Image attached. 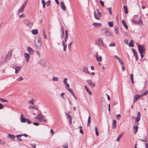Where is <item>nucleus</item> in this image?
Returning a JSON list of instances; mask_svg holds the SVG:
<instances>
[{
	"label": "nucleus",
	"mask_w": 148,
	"mask_h": 148,
	"mask_svg": "<svg viewBox=\"0 0 148 148\" xmlns=\"http://www.w3.org/2000/svg\"><path fill=\"white\" fill-rule=\"evenodd\" d=\"M22 136L21 135L19 134L16 136V137H17V139L19 141H21L22 140V139L20 138L21 136Z\"/></svg>",
	"instance_id": "obj_33"
},
{
	"label": "nucleus",
	"mask_w": 148,
	"mask_h": 148,
	"mask_svg": "<svg viewBox=\"0 0 148 148\" xmlns=\"http://www.w3.org/2000/svg\"><path fill=\"white\" fill-rule=\"evenodd\" d=\"M115 45H116V44H115V42H112V43H111L109 45V46L110 47H114V46H115Z\"/></svg>",
	"instance_id": "obj_51"
},
{
	"label": "nucleus",
	"mask_w": 148,
	"mask_h": 148,
	"mask_svg": "<svg viewBox=\"0 0 148 148\" xmlns=\"http://www.w3.org/2000/svg\"><path fill=\"white\" fill-rule=\"evenodd\" d=\"M101 104L102 106H103V107L104 108L105 107V105L107 104V103L106 102L104 101H103L101 102Z\"/></svg>",
	"instance_id": "obj_50"
},
{
	"label": "nucleus",
	"mask_w": 148,
	"mask_h": 148,
	"mask_svg": "<svg viewBox=\"0 0 148 148\" xmlns=\"http://www.w3.org/2000/svg\"><path fill=\"white\" fill-rule=\"evenodd\" d=\"M143 136L144 139H139V140L145 142H147V136L144 135Z\"/></svg>",
	"instance_id": "obj_12"
},
{
	"label": "nucleus",
	"mask_w": 148,
	"mask_h": 148,
	"mask_svg": "<svg viewBox=\"0 0 148 148\" xmlns=\"http://www.w3.org/2000/svg\"><path fill=\"white\" fill-rule=\"evenodd\" d=\"M148 93V91H146L142 95H141V96H143V95H146Z\"/></svg>",
	"instance_id": "obj_58"
},
{
	"label": "nucleus",
	"mask_w": 148,
	"mask_h": 148,
	"mask_svg": "<svg viewBox=\"0 0 148 148\" xmlns=\"http://www.w3.org/2000/svg\"><path fill=\"white\" fill-rule=\"evenodd\" d=\"M116 121L114 119L113 120L112 124V127L113 129L116 128Z\"/></svg>",
	"instance_id": "obj_13"
},
{
	"label": "nucleus",
	"mask_w": 148,
	"mask_h": 148,
	"mask_svg": "<svg viewBox=\"0 0 148 148\" xmlns=\"http://www.w3.org/2000/svg\"><path fill=\"white\" fill-rule=\"evenodd\" d=\"M62 45L63 47V50L64 51H65L66 50V45H65L64 41L63 40L62 41Z\"/></svg>",
	"instance_id": "obj_24"
},
{
	"label": "nucleus",
	"mask_w": 148,
	"mask_h": 148,
	"mask_svg": "<svg viewBox=\"0 0 148 148\" xmlns=\"http://www.w3.org/2000/svg\"><path fill=\"white\" fill-rule=\"evenodd\" d=\"M28 108L29 109H30L31 108H32V109H35L36 110H38V108L37 107L34 106H29L28 107Z\"/></svg>",
	"instance_id": "obj_28"
},
{
	"label": "nucleus",
	"mask_w": 148,
	"mask_h": 148,
	"mask_svg": "<svg viewBox=\"0 0 148 148\" xmlns=\"http://www.w3.org/2000/svg\"><path fill=\"white\" fill-rule=\"evenodd\" d=\"M138 51L140 53H143L145 54V48L144 46L143 45H138Z\"/></svg>",
	"instance_id": "obj_4"
},
{
	"label": "nucleus",
	"mask_w": 148,
	"mask_h": 148,
	"mask_svg": "<svg viewBox=\"0 0 148 148\" xmlns=\"http://www.w3.org/2000/svg\"><path fill=\"white\" fill-rule=\"evenodd\" d=\"M33 25V23L32 22H29L27 25V26L29 27L30 28H31Z\"/></svg>",
	"instance_id": "obj_34"
},
{
	"label": "nucleus",
	"mask_w": 148,
	"mask_h": 148,
	"mask_svg": "<svg viewBox=\"0 0 148 148\" xmlns=\"http://www.w3.org/2000/svg\"><path fill=\"white\" fill-rule=\"evenodd\" d=\"M121 116L120 114H117L116 116V119L117 120H119L120 119V118H121Z\"/></svg>",
	"instance_id": "obj_44"
},
{
	"label": "nucleus",
	"mask_w": 148,
	"mask_h": 148,
	"mask_svg": "<svg viewBox=\"0 0 148 148\" xmlns=\"http://www.w3.org/2000/svg\"><path fill=\"white\" fill-rule=\"evenodd\" d=\"M86 82L88 83V84L92 88H94L95 86V83H93L91 80L90 79H89L86 80Z\"/></svg>",
	"instance_id": "obj_6"
},
{
	"label": "nucleus",
	"mask_w": 148,
	"mask_h": 148,
	"mask_svg": "<svg viewBox=\"0 0 148 148\" xmlns=\"http://www.w3.org/2000/svg\"><path fill=\"white\" fill-rule=\"evenodd\" d=\"M96 44L99 46H102L106 48L107 47L106 45L103 43L102 39L101 38H98L95 41Z\"/></svg>",
	"instance_id": "obj_3"
},
{
	"label": "nucleus",
	"mask_w": 148,
	"mask_h": 148,
	"mask_svg": "<svg viewBox=\"0 0 148 148\" xmlns=\"http://www.w3.org/2000/svg\"><path fill=\"white\" fill-rule=\"evenodd\" d=\"M21 66L19 67H16L15 68V73H18V71L21 69Z\"/></svg>",
	"instance_id": "obj_20"
},
{
	"label": "nucleus",
	"mask_w": 148,
	"mask_h": 148,
	"mask_svg": "<svg viewBox=\"0 0 148 148\" xmlns=\"http://www.w3.org/2000/svg\"><path fill=\"white\" fill-rule=\"evenodd\" d=\"M36 53L37 55H38L39 57L40 56V53L37 50L36 51Z\"/></svg>",
	"instance_id": "obj_62"
},
{
	"label": "nucleus",
	"mask_w": 148,
	"mask_h": 148,
	"mask_svg": "<svg viewBox=\"0 0 148 148\" xmlns=\"http://www.w3.org/2000/svg\"><path fill=\"white\" fill-rule=\"evenodd\" d=\"M32 33L34 35H36L38 33V30L36 29H33L32 30Z\"/></svg>",
	"instance_id": "obj_25"
},
{
	"label": "nucleus",
	"mask_w": 148,
	"mask_h": 148,
	"mask_svg": "<svg viewBox=\"0 0 148 148\" xmlns=\"http://www.w3.org/2000/svg\"><path fill=\"white\" fill-rule=\"evenodd\" d=\"M122 24L124 26V27H125V28L127 29H128V27L127 25L126 22H125V21L123 20L122 21Z\"/></svg>",
	"instance_id": "obj_14"
},
{
	"label": "nucleus",
	"mask_w": 148,
	"mask_h": 148,
	"mask_svg": "<svg viewBox=\"0 0 148 148\" xmlns=\"http://www.w3.org/2000/svg\"><path fill=\"white\" fill-rule=\"evenodd\" d=\"M63 147L64 148H68V143H66L63 144Z\"/></svg>",
	"instance_id": "obj_47"
},
{
	"label": "nucleus",
	"mask_w": 148,
	"mask_h": 148,
	"mask_svg": "<svg viewBox=\"0 0 148 148\" xmlns=\"http://www.w3.org/2000/svg\"><path fill=\"white\" fill-rule=\"evenodd\" d=\"M140 119V112H138L137 113V116L136 119V122H138Z\"/></svg>",
	"instance_id": "obj_9"
},
{
	"label": "nucleus",
	"mask_w": 148,
	"mask_h": 148,
	"mask_svg": "<svg viewBox=\"0 0 148 148\" xmlns=\"http://www.w3.org/2000/svg\"><path fill=\"white\" fill-rule=\"evenodd\" d=\"M65 37L66 38H68V33L67 31V30H66L65 31Z\"/></svg>",
	"instance_id": "obj_60"
},
{
	"label": "nucleus",
	"mask_w": 148,
	"mask_h": 148,
	"mask_svg": "<svg viewBox=\"0 0 148 148\" xmlns=\"http://www.w3.org/2000/svg\"><path fill=\"white\" fill-rule=\"evenodd\" d=\"M47 5L48 6L51 5V2L50 0H48L46 3Z\"/></svg>",
	"instance_id": "obj_59"
},
{
	"label": "nucleus",
	"mask_w": 148,
	"mask_h": 148,
	"mask_svg": "<svg viewBox=\"0 0 148 148\" xmlns=\"http://www.w3.org/2000/svg\"><path fill=\"white\" fill-rule=\"evenodd\" d=\"M67 89L69 91L70 93L72 95L74 93L73 92L72 90L70 88H67Z\"/></svg>",
	"instance_id": "obj_46"
},
{
	"label": "nucleus",
	"mask_w": 148,
	"mask_h": 148,
	"mask_svg": "<svg viewBox=\"0 0 148 148\" xmlns=\"http://www.w3.org/2000/svg\"><path fill=\"white\" fill-rule=\"evenodd\" d=\"M42 42L41 39L39 36L35 37L34 42V46L37 48L40 47L42 45Z\"/></svg>",
	"instance_id": "obj_1"
},
{
	"label": "nucleus",
	"mask_w": 148,
	"mask_h": 148,
	"mask_svg": "<svg viewBox=\"0 0 148 148\" xmlns=\"http://www.w3.org/2000/svg\"><path fill=\"white\" fill-rule=\"evenodd\" d=\"M123 8L125 10V14H128V11L127 7L126 6L124 5L123 6Z\"/></svg>",
	"instance_id": "obj_30"
},
{
	"label": "nucleus",
	"mask_w": 148,
	"mask_h": 148,
	"mask_svg": "<svg viewBox=\"0 0 148 148\" xmlns=\"http://www.w3.org/2000/svg\"><path fill=\"white\" fill-rule=\"evenodd\" d=\"M123 133L121 134H120L119 136L116 139V141H119L120 140V139L121 138L123 135Z\"/></svg>",
	"instance_id": "obj_26"
},
{
	"label": "nucleus",
	"mask_w": 148,
	"mask_h": 148,
	"mask_svg": "<svg viewBox=\"0 0 148 148\" xmlns=\"http://www.w3.org/2000/svg\"><path fill=\"white\" fill-rule=\"evenodd\" d=\"M83 68V71L85 73L90 74V73L88 70V69L87 67H84Z\"/></svg>",
	"instance_id": "obj_16"
},
{
	"label": "nucleus",
	"mask_w": 148,
	"mask_h": 148,
	"mask_svg": "<svg viewBox=\"0 0 148 148\" xmlns=\"http://www.w3.org/2000/svg\"><path fill=\"white\" fill-rule=\"evenodd\" d=\"M61 28H62V34H61V39H62L63 38V37L64 36V31L63 30V29L62 27H61Z\"/></svg>",
	"instance_id": "obj_40"
},
{
	"label": "nucleus",
	"mask_w": 148,
	"mask_h": 148,
	"mask_svg": "<svg viewBox=\"0 0 148 148\" xmlns=\"http://www.w3.org/2000/svg\"><path fill=\"white\" fill-rule=\"evenodd\" d=\"M24 56L26 58V61L27 62H28L29 59V56L27 53H24Z\"/></svg>",
	"instance_id": "obj_11"
},
{
	"label": "nucleus",
	"mask_w": 148,
	"mask_h": 148,
	"mask_svg": "<svg viewBox=\"0 0 148 148\" xmlns=\"http://www.w3.org/2000/svg\"><path fill=\"white\" fill-rule=\"evenodd\" d=\"M84 88L86 91L89 94V95H91L92 94V92L90 91L86 85L84 86Z\"/></svg>",
	"instance_id": "obj_18"
},
{
	"label": "nucleus",
	"mask_w": 148,
	"mask_h": 148,
	"mask_svg": "<svg viewBox=\"0 0 148 148\" xmlns=\"http://www.w3.org/2000/svg\"><path fill=\"white\" fill-rule=\"evenodd\" d=\"M41 114H39L36 117V119H38V120L39 121H41V120H42L41 118Z\"/></svg>",
	"instance_id": "obj_29"
},
{
	"label": "nucleus",
	"mask_w": 148,
	"mask_h": 148,
	"mask_svg": "<svg viewBox=\"0 0 148 148\" xmlns=\"http://www.w3.org/2000/svg\"><path fill=\"white\" fill-rule=\"evenodd\" d=\"M12 54L10 53H9L6 56L5 60L4 62L6 60H8L11 57Z\"/></svg>",
	"instance_id": "obj_15"
},
{
	"label": "nucleus",
	"mask_w": 148,
	"mask_h": 148,
	"mask_svg": "<svg viewBox=\"0 0 148 148\" xmlns=\"http://www.w3.org/2000/svg\"><path fill=\"white\" fill-rule=\"evenodd\" d=\"M138 128V126L137 125L136 126H134L133 127V129L134 130V134H136V132H137Z\"/></svg>",
	"instance_id": "obj_19"
},
{
	"label": "nucleus",
	"mask_w": 148,
	"mask_h": 148,
	"mask_svg": "<svg viewBox=\"0 0 148 148\" xmlns=\"http://www.w3.org/2000/svg\"><path fill=\"white\" fill-rule=\"evenodd\" d=\"M24 8L22 7L20 8L18 10V14H19L20 13L22 12L23 11Z\"/></svg>",
	"instance_id": "obj_17"
},
{
	"label": "nucleus",
	"mask_w": 148,
	"mask_h": 148,
	"mask_svg": "<svg viewBox=\"0 0 148 148\" xmlns=\"http://www.w3.org/2000/svg\"><path fill=\"white\" fill-rule=\"evenodd\" d=\"M134 18H133L132 20V22L134 23H137V24H139V22H138V21H134Z\"/></svg>",
	"instance_id": "obj_53"
},
{
	"label": "nucleus",
	"mask_w": 148,
	"mask_h": 148,
	"mask_svg": "<svg viewBox=\"0 0 148 148\" xmlns=\"http://www.w3.org/2000/svg\"><path fill=\"white\" fill-rule=\"evenodd\" d=\"M73 43V41H72L68 45V48L69 49V51H70L71 50V46L72 44Z\"/></svg>",
	"instance_id": "obj_36"
},
{
	"label": "nucleus",
	"mask_w": 148,
	"mask_h": 148,
	"mask_svg": "<svg viewBox=\"0 0 148 148\" xmlns=\"http://www.w3.org/2000/svg\"><path fill=\"white\" fill-rule=\"evenodd\" d=\"M67 78H65L64 79V80H63V82L64 84H66V83H67Z\"/></svg>",
	"instance_id": "obj_61"
},
{
	"label": "nucleus",
	"mask_w": 148,
	"mask_h": 148,
	"mask_svg": "<svg viewBox=\"0 0 148 148\" xmlns=\"http://www.w3.org/2000/svg\"><path fill=\"white\" fill-rule=\"evenodd\" d=\"M129 46L130 47H134V43L132 40L129 43Z\"/></svg>",
	"instance_id": "obj_22"
},
{
	"label": "nucleus",
	"mask_w": 148,
	"mask_h": 148,
	"mask_svg": "<svg viewBox=\"0 0 148 148\" xmlns=\"http://www.w3.org/2000/svg\"><path fill=\"white\" fill-rule=\"evenodd\" d=\"M27 0H25L22 7L25 8V5H26V3L27 2Z\"/></svg>",
	"instance_id": "obj_52"
},
{
	"label": "nucleus",
	"mask_w": 148,
	"mask_h": 148,
	"mask_svg": "<svg viewBox=\"0 0 148 148\" xmlns=\"http://www.w3.org/2000/svg\"><path fill=\"white\" fill-rule=\"evenodd\" d=\"M96 60L97 61L101 62L102 60V57L101 56H99V57H97L96 58Z\"/></svg>",
	"instance_id": "obj_41"
},
{
	"label": "nucleus",
	"mask_w": 148,
	"mask_h": 148,
	"mask_svg": "<svg viewBox=\"0 0 148 148\" xmlns=\"http://www.w3.org/2000/svg\"><path fill=\"white\" fill-rule=\"evenodd\" d=\"M65 113L66 115V117H67V119L69 120L70 119H72V116L71 115H70L69 114H68V113H66V112H65Z\"/></svg>",
	"instance_id": "obj_31"
},
{
	"label": "nucleus",
	"mask_w": 148,
	"mask_h": 148,
	"mask_svg": "<svg viewBox=\"0 0 148 148\" xmlns=\"http://www.w3.org/2000/svg\"><path fill=\"white\" fill-rule=\"evenodd\" d=\"M142 96H141L140 95H135L134 96V98L136 99L137 100H138Z\"/></svg>",
	"instance_id": "obj_27"
},
{
	"label": "nucleus",
	"mask_w": 148,
	"mask_h": 148,
	"mask_svg": "<svg viewBox=\"0 0 148 148\" xmlns=\"http://www.w3.org/2000/svg\"><path fill=\"white\" fill-rule=\"evenodd\" d=\"M34 100L33 99H32V100L30 101H29V102L31 104L33 105H34Z\"/></svg>",
	"instance_id": "obj_54"
},
{
	"label": "nucleus",
	"mask_w": 148,
	"mask_h": 148,
	"mask_svg": "<svg viewBox=\"0 0 148 148\" xmlns=\"http://www.w3.org/2000/svg\"><path fill=\"white\" fill-rule=\"evenodd\" d=\"M60 5L63 11H65L66 10L65 6L64 5V3L63 1H61L60 2Z\"/></svg>",
	"instance_id": "obj_10"
},
{
	"label": "nucleus",
	"mask_w": 148,
	"mask_h": 148,
	"mask_svg": "<svg viewBox=\"0 0 148 148\" xmlns=\"http://www.w3.org/2000/svg\"><path fill=\"white\" fill-rule=\"evenodd\" d=\"M41 3L42 4L43 8H45L46 3L44 0H42Z\"/></svg>",
	"instance_id": "obj_39"
},
{
	"label": "nucleus",
	"mask_w": 148,
	"mask_h": 148,
	"mask_svg": "<svg viewBox=\"0 0 148 148\" xmlns=\"http://www.w3.org/2000/svg\"><path fill=\"white\" fill-rule=\"evenodd\" d=\"M90 116L89 115L88 117V123L87 124V126L88 127L90 124Z\"/></svg>",
	"instance_id": "obj_21"
},
{
	"label": "nucleus",
	"mask_w": 148,
	"mask_h": 148,
	"mask_svg": "<svg viewBox=\"0 0 148 148\" xmlns=\"http://www.w3.org/2000/svg\"><path fill=\"white\" fill-rule=\"evenodd\" d=\"M119 62L120 63L121 65L124 64V63L122 60L121 58H119V60H118Z\"/></svg>",
	"instance_id": "obj_48"
},
{
	"label": "nucleus",
	"mask_w": 148,
	"mask_h": 148,
	"mask_svg": "<svg viewBox=\"0 0 148 148\" xmlns=\"http://www.w3.org/2000/svg\"><path fill=\"white\" fill-rule=\"evenodd\" d=\"M102 34L106 36H112L113 35L111 32L107 28L102 29L101 30Z\"/></svg>",
	"instance_id": "obj_2"
},
{
	"label": "nucleus",
	"mask_w": 148,
	"mask_h": 148,
	"mask_svg": "<svg viewBox=\"0 0 148 148\" xmlns=\"http://www.w3.org/2000/svg\"><path fill=\"white\" fill-rule=\"evenodd\" d=\"M8 136L11 138H14L15 137V136L14 135L10 134H8Z\"/></svg>",
	"instance_id": "obj_43"
},
{
	"label": "nucleus",
	"mask_w": 148,
	"mask_h": 148,
	"mask_svg": "<svg viewBox=\"0 0 148 148\" xmlns=\"http://www.w3.org/2000/svg\"><path fill=\"white\" fill-rule=\"evenodd\" d=\"M107 10H108L109 14L110 15H112V12L111 10V8H108Z\"/></svg>",
	"instance_id": "obj_49"
},
{
	"label": "nucleus",
	"mask_w": 148,
	"mask_h": 148,
	"mask_svg": "<svg viewBox=\"0 0 148 148\" xmlns=\"http://www.w3.org/2000/svg\"><path fill=\"white\" fill-rule=\"evenodd\" d=\"M132 51L134 54V55H136L137 54V53L136 50L134 48H132Z\"/></svg>",
	"instance_id": "obj_45"
},
{
	"label": "nucleus",
	"mask_w": 148,
	"mask_h": 148,
	"mask_svg": "<svg viewBox=\"0 0 148 148\" xmlns=\"http://www.w3.org/2000/svg\"><path fill=\"white\" fill-rule=\"evenodd\" d=\"M0 101L1 102H7V103L8 102V101L6 99H4L1 98H0Z\"/></svg>",
	"instance_id": "obj_37"
},
{
	"label": "nucleus",
	"mask_w": 148,
	"mask_h": 148,
	"mask_svg": "<svg viewBox=\"0 0 148 148\" xmlns=\"http://www.w3.org/2000/svg\"><path fill=\"white\" fill-rule=\"evenodd\" d=\"M94 15L95 18L97 20H99L100 19V18L99 17H101L102 16V14L101 13L99 12H98L97 14V15L99 16H97V14L95 12H94Z\"/></svg>",
	"instance_id": "obj_5"
},
{
	"label": "nucleus",
	"mask_w": 148,
	"mask_h": 148,
	"mask_svg": "<svg viewBox=\"0 0 148 148\" xmlns=\"http://www.w3.org/2000/svg\"><path fill=\"white\" fill-rule=\"evenodd\" d=\"M45 61L44 60H42L40 62V64L42 66H44L45 65Z\"/></svg>",
	"instance_id": "obj_35"
},
{
	"label": "nucleus",
	"mask_w": 148,
	"mask_h": 148,
	"mask_svg": "<svg viewBox=\"0 0 148 148\" xmlns=\"http://www.w3.org/2000/svg\"><path fill=\"white\" fill-rule=\"evenodd\" d=\"M64 93H62L60 94V96L62 97V98H63L64 99H65V98L64 96Z\"/></svg>",
	"instance_id": "obj_63"
},
{
	"label": "nucleus",
	"mask_w": 148,
	"mask_h": 148,
	"mask_svg": "<svg viewBox=\"0 0 148 148\" xmlns=\"http://www.w3.org/2000/svg\"><path fill=\"white\" fill-rule=\"evenodd\" d=\"M27 50L30 54H33L34 53V51L31 47H28L27 48Z\"/></svg>",
	"instance_id": "obj_8"
},
{
	"label": "nucleus",
	"mask_w": 148,
	"mask_h": 148,
	"mask_svg": "<svg viewBox=\"0 0 148 148\" xmlns=\"http://www.w3.org/2000/svg\"><path fill=\"white\" fill-rule=\"evenodd\" d=\"M52 80L54 81H58V78L57 77H54L53 78Z\"/></svg>",
	"instance_id": "obj_55"
},
{
	"label": "nucleus",
	"mask_w": 148,
	"mask_h": 148,
	"mask_svg": "<svg viewBox=\"0 0 148 148\" xmlns=\"http://www.w3.org/2000/svg\"><path fill=\"white\" fill-rule=\"evenodd\" d=\"M43 34L44 35V37L45 39L47 38V36L45 34V30L44 29L43 30Z\"/></svg>",
	"instance_id": "obj_56"
},
{
	"label": "nucleus",
	"mask_w": 148,
	"mask_h": 148,
	"mask_svg": "<svg viewBox=\"0 0 148 148\" xmlns=\"http://www.w3.org/2000/svg\"><path fill=\"white\" fill-rule=\"evenodd\" d=\"M93 25L95 27H97L98 26H100V27H101V24L100 23H94L93 24Z\"/></svg>",
	"instance_id": "obj_23"
},
{
	"label": "nucleus",
	"mask_w": 148,
	"mask_h": 148,
	"mask_svg": "<svg viewBox=\"0 0 148 148\" xmlns=\"http://www.w3.org/2000/svg\"><path fill=\"white\" fill-rule=\"evenodd\" d=\"M115 30L116 32V34L118 35L119 34L118 32H119V27L117 26H115L114 27Z\"/></svg>",
	"instance_id": "obj_32"
},
{
	"label": "nucleus",
	"mask_w": 148,
	"mask_h": 148,
	"mask_svg": "<svg viewBox=\"0 0 148 148\" xmlns=\"http://www.w3.org/2000/svg\"><path fill=\"white\" fill-rule=\"evenodd\" d=\"M128 40L127 39H125L124 40V42H125V44H128Z\"/></svg>",
	"instance_id": "obj_64"
},
{
	"label": "nucleus",
	"mask_w": 148,
	"mask_h": 148,
	"mask_svg": "<svg viewBox=\"0 0 148 148\" xmlns=\"http://www.w3.org/2000/svg\"><path fill=\"white\" fill-rule=\"evenodd\" d=\"M21 122L23 123H24L26 122L27 118H26L23 117V114H21L20 118Z\"/></svg>",
	"instance_id": "obj_7"
},
{
	"label": "nucleus",
	"mask_w": 148,
	"mask_h": 148,
	"mask_svg": "<svg viewBox=\"0 0 148 148\" xmlns=\"http://www.w3.org/2000/svg\"><path fill=\"white\" fill-rule=\"evenodd\" d=\"M113 23L114 22L113 21H111V22H109L108 23V24L109 26L110 27H112L113 26Z\"/></svg>",
	"instance_id": "obj_42"
},
{
	"label": "nucleus",
	"mask_w": 148,
	"mask_h": 148,
	"mask_svg": "<svg viewBox=\"0 0 148 148\" xmlns=\"http://www.w3.org/2000/svg\"><path fill=\"white\" fill-rule=\"evenodd\" d=\"M23 80V78L21 76L19 78H18L16 79V80L19 81H22Z\"/></svg>",
	"instance_id": "obj_57"
},
{
	"label": "nucleus",
	"mask_w": 148,
	"mask_h": 148,
	"mask_svg": "<svg viewBox=\"0 0 148 148\" xmlns=\"http://www.w3.org/2000/svg\"><path fill=\"white\" fill-rule=\"evenodd\" d=\"M95 134L97 136H98L99 135V133L98 131L97 128L96 126L95 127Z\"/></svg>",
	"instance_id": "obj_38"
}]
</instances>
